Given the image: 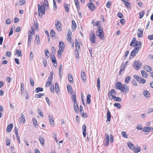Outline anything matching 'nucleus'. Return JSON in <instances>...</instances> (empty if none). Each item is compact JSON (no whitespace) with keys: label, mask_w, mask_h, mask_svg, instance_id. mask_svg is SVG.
I'll use <instances>...</instances> for the list:
<instances>
[{"label":"nucleus","mask_w":153,"mask_h":153,"mask_svg":"<svg viewBox=\"0 0 153 153\" xmlns=\"http://www.w3.org/2000/svg\"><path fill=\"white\" fill-rule=\"evenodd\" d=\"M38 11L39 16L41 18L43 15L45 13V8L44 4L41 5L39 4H38Z\"/></svg>","instance_id":"nucleus-1"},{"label":"nucleus","mask_w":153,"mask_h":153,"mask_svg":"<svg viewBox=\"0 0 153 153\" xmlns=\"http://www.w3.org/2000/svg\"><path fill=\"white\" fill-rule=\"evenodd\" d=\"M98 31H97L96 35L101 39L103 40L104 36L102 27L101 26H99L97 29Z\"/></svg>","instance_id":"nucleus-2"},{"label":"nucleus","mask_w":153,"mask_h":153,"mask_svg":"<svg viewBox=\"0 0 153 153\" xmlns=\"http://www.w3.org/2000/svg\"><path fill=\"white\" fill-rule=\"evenodd\" d=\"M142 65V63L139 60L136 61L134 62L133 67L136 70L138 71Z\"/></svg>","instance_id":"nucleus-3"},{"label":"nucleus","mask_w":153,"mask_h":153,"mask_svg":"<svg viewBox=\"0 0 153 153\" xmlns=\"http://www.w3.org/2000/svg\"><path fill=\"white\" fill-rule=\"evenodd\" d=\"M117 94V93L114 89H111L109 91L108 94L109 99L110 100L113 99V97H114Z\"/></svg>","instance_id":"nucleus-4"},{"label":"nucleus","mask_w":153,"mask_h":153,"mask_svg":"<svg viewBox=\"0 0 153 153\" xmlns=\"http://www.w3.org/2000/svg\"><path fill=\"white\" fill-rule=\"evenodd\" d=\"M50 57L52 62L54 63V66L56 67L57 66V63L54 53H52L51 54Z\"/></svg>","instance_id":"nucleus-5"},{"label":"nucleus","mask_w":153,"mask_h":153,"mask_svg":"<svg viewBox=\"0 0 153 153\" xmlns=\"http://www.w3.org/2000/svg\"><path fill=\"white\" fill-rule=\"evenodd\" d=\"M139 50V47H136V48L133 50L130 54V56H132V57L135 56L136 54L138 53Z\"/></svg>","instance_id":"nucleus-6"},{"label":"nucleus","mask_w":153,"mask_h":153,"mask_svg":"<svg viewBox=\"0 0 153 153\" xmlns=\"http://www.w3.org/2000/svg\"><path fill=\"white\" fill-rule=\"evenodd\" d=\"M55 25L57 30L59 31H61V24L59 20H58L56 21Z\"/></svg>","instance_id":"nucleus-7"},{"label":"nucleus","mask_w":153,"mask_h":153,"mask_svg":"<svg viewBox=\"0 0 153 153\" xmlns=\"http://www.w3.org/2000/svg\"><path fill=\"white\" fill-rule=\"evenodd\" d=\"M95 38L96 36L94 33L90 35L89 36L90 40L91 42L93 44L95 43Z\"/></svg>","instance_id":"nucleus-8"},{"label":"nucleus","mask_w":153,"mask_h":153,"mask_svg":"<svg viewBox=\"0 0 153 153\" xmlns=\"http://www.w3.org/2000/svg\"><path fill=\"white\" fill-rule=\"evenodd\" d=\"M114 88L116 89L120 90L122 91V85L121 82H117Z\"/></svg>","instance_id":"nucleus-9"},{"label":"nucleus","mask_w":153,"mask_h":153,"mask_svg":"<svg viewBox=\"0 0 153 153\" xmlns=\"http://www.w3.org/2000/svg\"><path fill=\"white\" fill-rule=\"evenodd\" d=\"M65 45L64 43L62 41L59 42V50H60L62 52H63V50L65 48Z\"/></svg>","instance_id":"nucleus-10"},{"label":"nucleus","mask_w":153,"mask_h":153,"mask_svg":"<svg viewBox=\"0 0 153 153\" xmlns=\"http://www.w3.org/2000/svg\"><path fill=\"white\" fill-rule=\"evenodd\" d=\"M88 6L89 8L92 11H94L96 9L94 5L92 3H88Z\"/></svg>","instance_id":"nucleus-11"},{"label":"nucleus","mask_w":153,"mask_h":153,"mask_svg":"<svg viewBox=\"0 0 153 153\" xmlns=\"http://www.w3.org/2000/svg\"><path fill=\"white\" fill-rule=\"evenodd\" d=\"M143 131L145 132H152L153 131V128L149 127H144L143 128Z\"/></svg>","instance_id":"nucleus-12"},{"label":"nucleus","mask_w":153,"mask_h":153,"mask_svg":"<svg viewBox=\"0 0 153 153\" xmlns=\"http://www.w3.org/2000/svg\"><path fill=\"white\" fill-rule=\"evenodd\" d=\"M81 76L83 81L84 82H85L86 81V76L85 74L84 71L82 70L81 71Z\"/></svg>","instance_id":"nucleus-13"},{"label":"nucleus","mask_w":153,"mask_h":153,"mask_svg":"<svg viewBox=\"0 0 153 153\" xmlns=\"http://www.w3.org/2000/svg\"><path fill=\"white\" fill-rule=\"evenodd\" d=\"M122 91H125L126 92H128L129 91L128 87L127 85L126 84H124L123 85H122Z\"/></svg>","instance_id":"nucleus-14"},{"label":"nucleus","mask_w":153,"mask_h":153,"mask_svg":"<svg viewBox=\"0 0 153 153\" xmlns=\"http://www.w3.org/2000/svg\"><path fill=\"white\" fill-rule=\"evenodd\" d=\"M137 34L139 37L140 38L142 37L143 36V31L141 28H139L138 29Z\"/></svg>","instance_id":"nucleus-15"},{"label":"nucleus","mask_w":153,"mask_h":153,"mask_svg":"<svg viewBox=\"0 0 153 153\" xmlns=\"http://www.w3.org/2000/svg\"><path fill=\"white\" fill-rule=\"evenodd\" d=\"M19 123H20L22 122L23 123L25 122V119L24 115L23 114V113H22L21 114V117L19 118Z\"/></svg>","instance_id":"nucleus-16"},{"label":"nucleus","mask_w":153,"mask_h":153,"mask_svg":"<svg viewBox=\"0 0 153 153\" xmlns=\"http://www.w3.org/2000/svg\"><path fill=\"white\" fill-rule=\"evenodd\" d=\"M72 31H74L76 30V24L75 21L74 20L72 21Z\"/></svg>","instance_id":"nucleus-17"},{"label":"nucleus","mask_w":153,"mask_h":153,"mask_svg":"<svg viewBox=\"0 0 153 153\" xmlns=\"http://www.w3.org/2000/svg\"><path fill=\"white\" fill-rule=\"evenodd\" d=\"M74 107L75 112L76 113H78L79 112V109L77 103H74Z\"/></svg>","instance_id":"nucleus-18"},{"label":"nucleus","mask_w":153,"mask_h":153,"mask_svg":"<svg viewBox=\"0 0 153 153\" xmlns=\"http://www.w3.org/2000/svg\"><path fill=\"white\" fill-rule=\"evenodd\" d=\"M15 54H17L18 57L22 56V51L21 50H18L17 49H16L15 51Z\"/></svg>","instance_id":"nucleus-19"},{"label":"nucleus","mask_w":153,"mask_h":153,"mask_svg":"<svg viewBox=\"0 0 153 153\" xmlns=\"http://www.w3.org/2000/svg\"><path fill=\"white\" fill-rule=\"evenodd\" d=\"M144 69L147 71L148 72H150L152 70V68L149 66H148L147 65H145L143 66Z\"/></svg>","instance_id":"nucleus-20"},{"label":"nucleus","mask_w":153,"mask_h":153,"mask_svg":"<svg viewBox=\"0 0 153 153\" xmlns=\"http://www.w3.org/2000/svg\"><path fill=\"white\" fill-rule=\"evenodd\" d=\"M111 113L109 110H108L107 111V119L108 121L110 122L111 120Z\"/></svg>","instance_id":"nucleus-21"},{"label":"nucleus","mask_w":153,"mask_h":153,"mask_svg":"<svg viewBox=\"0 0 153 153\" xmlns=\"http://www.w3.org/2000/svg\"><path fill=\"white\" fill-rule=\"evenodd\" d=\"M13 126V124L12 123H11L9 125H8V126H7V131L8 132H10L12 130Z\"/></svg>","instance_id":"nucleus-22"},{"label":"nucleus","mask_w":153,"mask_h":153,"mask_svg":"<svg viewBox=\"0 0 153 153\" xmlns=\"http://www.w3.org/2000/svg\"><path fill=\"white\" fill-rule=\"evenodd\" d=\"M74 2L75 4L77 9V10L78 11V10H79L80 9V7L79 5V2L78 0H74Z\"/></svg>","instance_id":"nucleus-23"},{"label":"nucleus","mask_w":153,"mask_h":153,"mask_svg":"<svg viewBox=\"0 0 153 153\" xmlns=\"http://www.w3.org/2000/svg\"><path fill=\"white\" fill-rule=\"evenodd\" d=\"M141 72L143 77L144 78H147L148 76V74L145 71L141 70Z\"/></svg>","instance_id":"nucleus-24"},{"label":"nucleus","mask_w":153,"mask_h":153,"mask_svg":"<svg viewBox=\"0 0 153 153\" xmlns=\"http://www.w3.org/2000/svg\"><path fill=\"white\" fill-rule=\"evenodd\" d=\"M143 94L144 96L147 98H148L150 97V94L146 90H144L143 91Z\"/></svg>","instance_id":"nucleus-25"},{"label":"nucleus","mask_w":153,"mask_h":153,"mask_svg":"<svg viewBox=\"0 0 153 153\" xmlns=\"http://www.w3.org/2000/svg\"><path fill=\"white\" fill-rule=\"evenodd\" d=\"M67 88L68 93L69 94H71L72 93L73 90L71 86L70 85H67Z\"/></svg>","instance_id":"nucleus-26"},{"label":"nucleus","mask_w":153,"mask_h":153,"mask_svg":"<svg viewBox=\"0 0 153 153\" xmlns=\"http://www.w3.org/2000/svg\"><path fill=\"white\" fill-rule=\"evenodd\" d=\"M24 85L23 83H21V95L23 96L24 93Z\"/></svg>","instance_id":"nucleus-27"},{"label":"nucleus","mask_w":153,"mask_h":153,"mask_svg":"<svg viewBox=\"0 0 153 153\" xmlns=\"http://www.w3.org/2000/svg\"><path fill=\"white\" fill-rule=\"evenodd\" d=\"M68 77L69 81L71 83H73V79L71 75V74H69L68 75Z\"/></svg>","instance_id":"nucleus-28"},{"label":"nucleus","mask_w":153,"mask_h":153,"mask_svg":"<svg viewBox=\"0 0 153 153\" xmlns=\"http://www.w3.org/2000/svg\"><path fill=\"white\" fill-rule=\"evenodd\" d=\"M91 95L89 94H88L87 96L86 102L88 104H90L91 102L90 97Z\"/></svg>","instance_id":"nucleus-29"},{"label":"nucleus","mask_w":153,"mask_h":153,"mask_svg":"<svg viewBox=\"0 0 153 153\" xmlns=\"http://www.w3.org/2000/svg\"><path fill=\"white\" fill-rule=\"evenodd\" d=\"M113 99L114 101H117L121 102L122 101V99L119 97H116L115 96L113 97Z\"/></svg>","instance_id":"nucleus-30"},{"label":"nucleus","mask_w":153,"mask_h":153,"mask_svg":"<svg viewBox=\"0 0 153 153\" xmlns=\"http://www.w3.org/2000/svg\"><path fill=\"white\" fill-rule=\"evenodd\" d=\"M127 145L128 147L131 150L134 149V146L133 144L130 143V142H128L127 143Z\"/></svg>","instance_id":"nucleus-31"},{"label":"nucleus","mask_w":153,"mask_h":153,"mask_svg":"<svg viewBox=\"0 0 153 153\" xmlns=\"http://www.w3.org/2000/svg\"><path fill=\"white\" fill-rule=\"evenodd\" d=\"M64 7L67 13H69V9L68 5L66 3H65L64 4Z\"/></svg>","instance_id":"nucleus-32"},{"label":"nucleus","mask_w":153,"mask_h":153,"mask_svg":"<svg viewBox=\"0 0 153 153\" xmlns=\"http://www.w3.org/2000/svg\"><path fill=\"white\" fill-rule=\"evenodd\" d=\"M55 88L56 91L57 92H58L59 91V89L58 84L57 82H56L55 85Z\"/></svg>","instance_id":"nucleus-33"},{"label":"nucleus","mask_w":153,"mask_h":153,"mask_svg":"<svg viewBox=\"0 0 153 153\" xmlns=\"http://www.w3.org/2000/svg\"><path fill=\"white\" fill-rule=\"evenodd\" d=\"M43 91V89L41 87H37L35 89V92L36 93H38L40 91Z\"/></svg>","instance_id":"nucleus-34"},{"label":"nucleus","mask_w":153,"mask_h":153,"mask_svg":"<svg viewBox=\"0 0 153 153\" xmlns=\"http://www.w3.org/2000/svg\"><path fill=\"white\" fill-rule=\"evenodd\" d=\"M75 46L76 47V50H77V48L78 49L79 48V44L78 42V41L77 39H76L75 40Z\"/></svg>","instance_id":"nucleus-35"},{"label":"nucleus","mask_w":153,"mask_h":153,"mask_svg":"<svg viewBox=\"0 0 153 153\" xmlns=\"http://www.w3.org/2000/svg\"><path fill=\"white\" fill-rule=\"evenodd\" d=\"M97 87L98 89V91L100 90V78H98L97 79Z\"/></svg>","instance_id":"nucleus-36"},{"label":"nucleus","mask_w":153,"mask_h":153,"mask_svg":"<svg viewBox=\"0 0 153 153\" xmlns=\"http://www.w3.org/2000/svg\"><path fill=\"white\" fill-rule=\"evenodd\" d=\"M131 78V76H127L125 79V82L126 83H128Z\"/></svg>","instance_id":"nucleus-37"},{"label":"nucleus","mask_w":153,"mask_h":153,"mask_svg":"<svg viewBox=\"0 0 153 153\" xmlns=\"http://www.w3.org/2000/svg\"><path fill=\"white\" fill-rule=\"evenodd\" d=\"M39 140L42 146H43L44 145V139L41 137L40 136H39Z\"/></svg>","instance_id":"nucleus-38"},{"label":"nucleus","mask_w":153,"mask_h":153,"mask_svg":"<svg viewBox=\"0 0 153 153\" xmlns=\"http://www.w3.org/2000/svg\"><path fill=\"white\" fill-rule=\"evenodd\" d=\"M132 150H133L134 152L135 153H137L140 151V147L139 148L138 147L137 148H135L134 147V149H133Z\"/></svg>","instance_id":"nucleus-39"},{"label":"nucleus","mask_w":153,"mask_h":153,"mask_svg":"<svg viewBox=\"0 0 153 153\" xmlns=\"http://www.w3.org/2000/svg\"><path fill=\"white\" fill-rule=\"evenodd\" d=\"M44 95V94H36L35 95V98H40L42 96H43Z\"/></svg>","instance_id":"nucleus-40"},{"label":"nucleus","mask_w":153,"mask_h":153,"mask_svg":"<svg viewBox=\"0 0 153 153\" xmlns=\"http://www.w3.org/2000/svg\"><path fill=\"white\" fill-rule=\"evenodd\" d=\"M145 13V12L144 11H140L139 13L140 18L141 19L143 17Z\"/></svg>","instance_id":"nucleus-41"},{"label":"nucleus","mask_w":153,"mask_h":153,"mask_svg":"<svg viewBox=\"0 0 153 153\" xmlns=\"http://www.w3.org/2000/svg\"><path fill=\"white\" fill-rule=\"evenodd\" d=\"M36 42L38 43V45L39 44V42L40 41L39 38V36L38 35H36Z\"/></svg>","instance_id":"nucleus-42"},{"label":"nucleus","mask_w":153,"mask_h":153,"mask_svg":"<svg viewBox=\"0 0 153 153\" xmlns=\"http://www.w3.org/2000/svg\"><path fill=\"white\" fill-rule=\"evenodd\" d=\"M114 106L117 108L119 109H120L121 108V105L119 103H115L114 104Z\"/></svg>","instance_id":"nucleus-43"},{"label":"nucleus","mask_w":153,"mask_h":153,"mask_svg":"<svg viewBox=\"0 0 153 153\" xmlns=\"http://www.w3.org/2000/svg\"><path fill=\"white\" fill-rule=\"evenodd\" d=\"M45 55L48 58L49 57V53L48 50L47 49L45 50Z\"/></svg>","instance_id":"nucleus-44"},{"label":"nucleus","mask_w":153,"mask_h":153,"mask_svg":"<svg viewBox=\"0 0 153 153\" xmlns=\"http://www.w3.org/2000/svg\"><path fill=\"white\" fill-rule=\"evenodd\" d=\"M121 134L123 137L126 138H128L127 135L126 134V132L122 131L121 132Z\"/></svg>","instance_id":"nucleus-45"},{"label":"nucleus","mask_w":153,"mask_h":153,"mask_svg":"<svg viewBox=\"0 0 153 153\" xmlns=\"http://www.w3.org/2000/svg\"><path fill=\"white\" fill-rule=\"evenodd\" d=\"M72 101H73L74 103H77L76 97V95H74L72 97Z\"/></svg>","instance_id":"nucleus-46"},{"label":"nucleus","mask_w":153,"mask_h":153,"mask_svg":"<svg viewBox=\"0 0 153 153\" xmlns=\"http://www.w3.org/2000/svg\"><path fill=\"white\" fill-rule=\"evenodd\" d=\"M139 82L141 83L144 84L146 82V81L145 79L140 77V80L139 81Z\"/></svg>","instance_id":"nucleus-47"},{"label":"nucleus","mask_w":153,"mask_h":153,"mask_svg":"<svg viewBox=\"0 0 153 153\" xmlns=\"http://www.w3.org/2000/svg\"><path fill=\"white\" fill-rule=\"evenodd\" d=\"M53 7L54 10H57V6L56 1L55 0H53Z\"/></svg>","instance_id":"nucleus-48"},{"label":"nucleus","mask_w":153,"mask_h":153,"mask_svg":"<svg viewBox=\"0 0 153 153\" xmlns=\"http://www.w3.org/2000/svg\"><path fill=\"white\" fill-rule=\"evenodd\" d=\"M124 2V5L127 8H129L130 7V3L128 2L125 1Z\"/></svg>","instance_id":"nucleus-49"},{"label":"nucleus","mask_w":153,"mask_h":153,"mask_svg":"<svg viewBox=\"0 0 153 153\" xmlns=\"http://www.w3.org/2000/svg\"><path fill=\"white\" fill-rule=\"evenodd\" d=\"M30 85L32 86H33L34 85V82L33 79L31 77L30 78Z\"/></svg>","instance_id":"nucleus-50"},{"label":"nucleus","mask_w":153,"mask_h":153,"mask_svg":"<svg viewBox=\"0 0 153 153\" xmlns=\"http://www.w3.org/2000/svg\"><path fill=\"white\" fill-rule=\"evenodd\" d=\"M52 82L50 81H48L46 84L45 87H48L50 85Z\"/></svg>","instance_id":"nucleus-51"},{"label":"nucleus","mask_w":153,"mask_h":153,"mask_svg":"<svg viewBox=\"0 0 153 153\" xmlns=\"http://www.w3.org/2000/svg\"><path fill=\"white\" fill-rule=\"evenodd\" d=\"M55 31L53 30H51L50 32V35L52 36H55Z\"/></svg>","instance_id":"nucleus-52"},{"label":"nucleus","mask_w":153,"mask_h":153,"mask_svg":"<svg viewBox=\"0 0 153 153\" xmlns=\"http://www.w3.org/2000/svg\"><path fill=\"white\" fill-rule=\"evenodd\" d=\"M6 144L7 146H9L10 145V140L8 138H6Z\"/></svg>","instance_id":"nucleus-53"},{"label":"nucleus","mask_w":153,"mask_h":153,"mask_svg":"<svg viewBox=\"0 0 153 153\" xmlns=\"http://www.w3.org/2000/svg\"><path fill=\"white\" fill-rule=\"evenodd\" d=\"M50 89L51 90V92L53 93H54V85H51V86L50 87Z\"/></svg>","instance_id":"nucleus-54"},{"label":"nucleus","mask_w":153,"mask_h":153,"mask_svg":"<svg viewBox=\"0 0 153 153\" xmlns=\"http://www.w3.org/2000/svg\"><path fill=\"white\" fill-rule=\"evenodd\" d=\"M111 5V2L110 1H108L106 4V6L107 8H110Z\"/></svg>","instance_id":"nucleus-55"},{"label":"nucleus","mask_w":153,"mask_h":153,"mask_svg":"<svg viewBox=\"0 0 153 153\" xmlns=\"http://www.w3.org/2000/svg\"><path fill=\"white\" fill-rule=\"evenodd\" d=\"M33 121L34 126H36L38 125V123L37 121L35 118L33 119Z\"/></svg>","instance_id":"nucleus-56"},{"label":"nucleus","mask_w":153,"mask_h":153,"mask_svg":"<svg viewBox=\"0 0 153 153\" xmlns=\"http://www.w3.org/2000/svg\"><path fill=\"white\" fill-rule=\"evenodd\" d=\"M63 66L62 65H60L59 68V75H61V72H62V68Z\"/></svg>","instance_id":"nucleus-57"},{"label":"nucleus","mask_w":153,"mask_h":153,"mask_svg":"<svg viewBox=\"0 0 153 153\" xmlns=\"http://www.w3.org/2000/svg\"><path fill=\"white\" fill-rule=\"evenodd\" d=\"M133 77L134 78H135V79H136L137 81L139 82L140 80V78L139 77V76H137V75H134Z\"/></svg>","instance_id":"nucleus-58"},{"label":"nucleus","mask_w":153,"mask_h":153,"mask_svg":"<svg viewBox=\"0 0 153 153\" xmlns=\"http://www.w3.org/2000/svg\"><path fill=\"white\" fill-rule=\"evenodd\" d=\"M43 63L44 67H46L47 66V60L45 59H43Z\"/></svg>","instance_id":"nucleus-59"},{"label":"nucleus","mask_w":153,"mask_h":153,"mask_svg":"<svg viewBox=\"0 0 153 153\" xmlns=\"http://www.w3.org/2000/svg\"><path fill=\"white\" fill-rule=\"evenodd\" d=\"M148 39L150 40H151L153 39V34L149 35L148 36Z\"/></svg>","instance_id":"nucleus-60"},{"label":"nucleus","mask_w":153,"mask_h":153,"mask_svg":"<svg viewBox=\"0 0 153 153\" xmlns=\"http://www.w3.org/2000/svg\"><path fill=\"white\" fill-rule=\"evenodd\" d=\"M6 56L10 57L11 56V53L10 52L7 51L6 53Z\"/></svg>","instance_id":"nucleus-61"},{"label":"nucleus","mask_w":153,"mask_h":153,"mask_svg":"<svg viewBox=\"0 0 153 153\" xmlns=\"http://www.w3.org/2000/svg\"><path fill=\"white\" fill-rule=\"evenodd\" d=\"M44 3L45 6L48 7L49 6V4H48V0H44Z\"/></svg>","instance_id":"nucleus-62"},{"label":"nucleus","mask_w":153,"mask_h":153,"mask_svg":"<svg viewBox=\"0 0 153 153\" xmlns=\"http://www.w3.org/2000/svg\"><path fill=\"white\" fill-rule=\"evenodd\" d=\"M86 126L85 125H83L82 127V132H86Z\"/></svg>","instance_id":"nucleus-63"},{"label":"nucleus","mask_w":153,"mask_h":153,"mask_svg":"<svg viewBox=\"0 0 153 153\" xmlns=\"http://www.w3.org/2000/svg\"><path fill=\"white\" fill-rule=\"evenodd\" d=\"M117 15L120 18H122L123 17L122 14L120 12L118 13Z\"/></svg>","instance_id":"nucleus-64"}]
</instances>
